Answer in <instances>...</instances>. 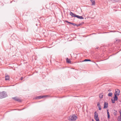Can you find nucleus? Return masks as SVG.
I'll list each match as a JSON object with an SVG mask.
<instances>
[{"label":"nucleus","instance_id":"obj_1","mask_svg":"<svg viewBox=\"0 0 121 121\" xmlns=\"http://www.w3.org/2000/svg\"><path fill=\"white\" fill-rule=\"evenodd\" d=\"M77 118L75 115H73L69 117L68 119L69 121H74L76 120Z\"/></svg>","mask_w":121,"mask_h":121},{"label":"nucleus","instance_id":"obj_2","mask_svg":"<svg viewBox=\"0 0 121 121\" xmlns=\"http://www.w3.org/2000/svg\"><path fill=\"white\" fill-rule=\"evenodd\" d=\"M7 96V94L6 92L4 91L0 92V98L2 99Z\"/></svg>","mask_w":121,"mask_h":121},{"label":"nucleus","instance_id":"obj_3","mask_svg":"<svg viewBox=\"0 0 121 121\" xmlns=\"http://www.w3.org/2000/svg\"><path fill=\"white\" fill-rule=\"evenodd\" d=\"M120 92V90L118 89H116L115 90V92L114 93V95H116L117 96H118L119 95Z\"/></svg>","mask_w":121,"mask_h":121},{"label":"nucleus","instance_id":"obj_4","mask_svg":"<svg viewBox=\"0 0 121 121\" xmlns=\"http://www.w3.org/2000/svg\"><path fill=\"white\" fill-rule=\"evenodd\" d=\"M49 96L48 95H43V96H40L37 97L36 98V99H40L41 98H43Z\"/></svg>","mask_w":121,"mask_h":121},{"label":"nucleus","instance_id":"obj_5","mask_svg":"<svg viewBox=\"0 0 121 121\" xmlns=\"http://www.w3.org/2000/svg\"><path fill=\"white\" fill-rule=\"evenodd\" d=\"M108 106V104L107 103L105 102L104 105V108H106Z\"/></svg>","mask_w":121,"mask_h":121},{"label":"nucleus","instance_id":"obj_6","mask_svg":"<svg viewBox=\"0 0 121 121\" xmlns=\"http://www.w3.org/2000/svg\"><path fill=\"white\" fill-rule=\"evenodd\" d=\"M75 16L78 18L80 19H84V18L82 16H80L76 15V16Z\"/></svg>","mask_w":121,"mask_h":121},{"label":"nucleus","instance_id":"obj_7","mask_svg":"<svg viewBox=\"0 0 121 121\" xmlns=\"http://www.w3.org/2000/svg\"><path fill=\"white\" fill-rule=\"evenodd\" d=\"M13 99H14L15 100L18 101L19 102H20L21 101V100L17 97L13 98Z\"/></svg>","mask_w":121,"mask_h":121},{"label":"nucleus","instance_id":"obj_8","mask_svg":"<svg viewBox=\"0 0 121 121\" xmlns=\"http://www.w3.org/2000/svg\"><path fill=\"white\" fill-rule=\"evenodd\" d=\"M70 14L72 17H75V16H76V14L73 13L71 12H70Z\"/></svg>","mask_w":121,"mask_h":121},{"label":"nucleus","instance_id":"obj_9","mask_svg":"<svg viewBox=\"0 0 121 121\" xmlns=\"http://www.w3.org/2000/svg\"><path fill=\"white\" fill-rule=\"evenodd\" d=\"M98 114L96 112H95L94 113V118L98 117Z\"/></svg>","mask_w":121,"mask_h":121},{"label":"nucleus","instance_id":"obj_10","mask_svg":"<svg viewBox=\"0 0 121 121\" xmlns=\"http://www.w3.org/2000/svg\"><path fill=\"white\" fill-rule=\"evenodd\" d=\"M97 105L98 107L99 110H101V106L99 102H98L97 103Z\"/></svg>","mask_w":121,"mask_h":121},{"label":"nucleus","instance_id":"obj_11","mask_svg":"<svg viewBox=\"0 0 121 121\" xmlns=\"http://www.w3.org/2000/svg\"><path fill=\"white\" fill-rule=\"evenodd\" d=\"M90 0L92 3V5H94L95 4V0Z\"/></svg>","mask_w":121,"mask_h":121},{"label":"nucleus","instance_id":"obj_12","mask_svg":"<svg viewBox=\"0 0 121 121\" xmlns=\"http://www.w3.org/2000/svg\"><path fill=\"white\" fill-rule=\"evenodd\" d=\"M5 80H9V76H8V75H6L5 76Z\"/></svg>","mask_w":121,"mask_h":121},{"label":"nucleus","instance_id":"obj_13","mask_svg":"<svg viewBox=\"0 0 121 121\" xmlns=\"http://www.w3.org/2000/svg\"><path fill=\"white\" fill-rule=\"evenodd\" d=\"M117 95H114V99L116 101L118 99V98L117 96Z\"/></svg>","mask_w":121,"mask_h":121},{"label":"nucleus","instance_id":"obj_14","mask_svg":"<svg viewBox=\"0 0 121 121\" xmlns=\"http://www.w3.org/2000/svg\"><path fill=\"white\" fill-rule=\"evenodd\" d=\"M66 22L67 23H70L71 24L73 25V26H75L76 25L75 24H74L73 23L69 22L68 21H66Z\"/></svg>","mask_w":121,"mask_h":121},{"label":"nucleus","instance_id":"obj_15","mask_svg":"<svg viewBox=\"0 0 121 121\" xmlns=\"http://www.w3.org/2000/svg\"><path fill=\"white\" fill-rule=\"evenodd\" d=\"M66 62L68 63H71L70 60L68 59V58H67L66 59Z\"/></svg>","mask_w":121,"mask_h":121},{"label":"nucleus","instance_id":"obj_16","mask_svg":"<svg viewBox=\"0 0 121 121\" xmlns=\"http://www.w3.org/2000/svg\"><path fill=\"white\" fill-rule=\"evenodd\" d=\"M103 93H102L99 95V97L100 99H102L103 98Z\"/></svg>","mask_w":121,"mask_h":121},{"label":"nucleus","instance_id":"obj_17","mask_svg":"<svg viewBox=\"0 0 121 121\" xmlns=\"http://www.w3.org/2000/svg\"><path fill=\"white\" fill-rule=\"evenodd\" d=\"M91 61V60H90V59H85V60H83V61L82 62H85V61Z\"/></svg>","mask_w":121,"mask_h":121},{"label":"nucleus","instance_id":"obj_18","mask_svg":"<svg viewBox=\"0 0 121 121\" xmlns=\"http://www.w3.org/2000/svg\"><path fill=\"white\" fill-rule=\"evenodd\" d=\"M112 94V92H109L108 95L109 96H111Z\"/></svg>","mask_w":121,"mask_h":121},{"label":"nucleus","instance_id":"obj_19","mask_svg":"<svg viewBox=\"0 0 121 121\" xmlns=\"http://www.w3.org/2000/svg\"><path fill=\"white\" fill-rule=\"evenodd\" d=\"M94 118L96 121H99V118L98 117H97L96 118Z\"/></svg>","mask_w":121,"mask_h":121},{"label":"nucleus","instance_id":"obj_20","mask_svg":"<svg viewBox=\"0 0 121 121\" xmlns=\"http://www.w3.org/2000/svg\"><path fill=\"white\" fill-rule=\"evenodd\" d=\"M118 121H121V119L120 117V116H119L118 117Z\"/></svg>","mask_w":121,"mask_h":121},{"label":"nucleus","instance_id":"obj_21","mask_svg":"<svg viewBox=\"0 0 121 121\" xmlns=\"http://www.w3.org/2000/svg\"><path fill=\"white\" fill-rule=\"evenodd\" d=\"M115 100H114V99H112V103H114L115 102Z\"/></svg>","mask_w":121,"mask_h":121},{"label":"nucleus","instance_id":"obj_22","mask_svg":"<svg viewBox=\"0 0 121 121\" xmlns=\"http://www.w3.org/2000/svg\"><path fill=\"white\" fill-rule=\"evenodd\" d=\"M107 114L108 115H109V113L108 111V110H107Z\"/></svg>","mask_w":121,"mask_h":121},{"label":"nucleus","instance_id":"obj_23","mask_svg":"<svg viewBox=\"0 0 121 121\" xmlns=\"http://www.w3.org/2000/svg\"><path fill=\"white\" fill-rule=\"evenodd\" d=\"M108 119L110 118V115H108Z\"/></svg>","mask_w":121,"mask_h":121},{"label":"nucleus","instance_id":"obj_24","mask_svg":"<svg viewBox=\"0 0 121 121\" xmlns=\"http://www.w3.org/2000/svg\"><path fill=\"white\" fill-rule=\"evenodd\" d=\"M112 91L111 90V89H109L108 90V91L110 92V91Z\"/></svg>","mask_w":121,"mask_h":121},{"label":"nucleus","instance_id":"obj_25","mask_svg":"<svg viewBox=\"0 0 121 121\" xmlns=\"http://www.w3.org/2000/svg\"><path fill=\"white\" fill-rule=\"evenodd\" d=\"M23 77H21L20 78V80H22L23 79Z\"/></svg>","mask_w":121,"mask_h":121},{"label":"nucleus","instance_id":"obj_26","mask_svg":"<svg viewBox=\"0 0 121 121\" xmlns=\"http://www.w3.org/2000/svg\"><path fill=\"white\" fill-rule=\"evenodd\" d=\"M119 113L120 114V115H121V110L119 111Z\"/></svg>","mask_w":121,"mask_h":121},{"label":"nucleus","instance_id":"obj_27","mask_svg":"<svg viewBox=\"0 0 121 121\" xmlns=\"http://www.w3.org/2000/svg\"><path fill=\"white\" fill-rule=\"evenodd\" d=\"M114 115H116V113H114Z\"/></svg>","mask_w":121,"mask_h":121}]
</instances>
